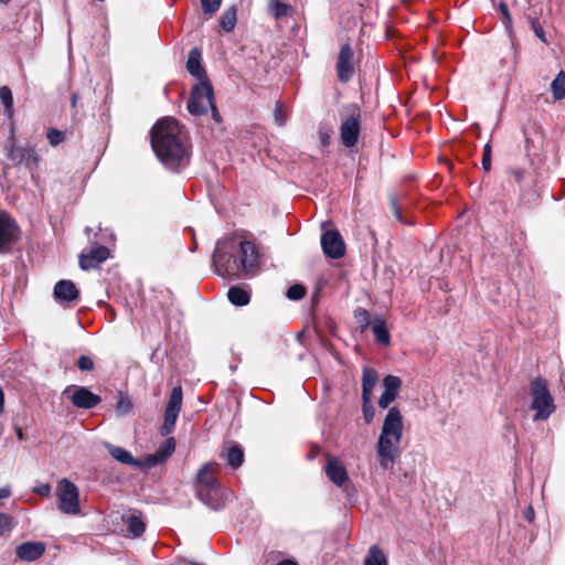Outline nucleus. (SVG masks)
Instances as JSON below:
<instances>
[{"mask_svg":"<svg viewBox=\"0 0 565 565\" xmlns=\"http://www.w3.org/2000/svg\"><path fill=\"white\" fill-rule=\"evenodd\" d=\"M151 146L158 159L170 170H179L189 161L186 138L174 118H162L153 126Z\"/></svg>","mask_w":565,"mask_h":565,"instance_id":"f257e3e1","label":"nucleus"},{"mask_svg":"<svg viewBox=\"0 0 565 565\" xmlns=\"http://www.w3.org/2000/svg\"><path fill=\"white\" fill-rule=\"evenodd\" d=\"M403 435V417L397 407H391L384 418L376 443V458L380 467L392 470L399 456Z\"/></svg>","mask_w":565,"mask_h":565,"instance_id":"f03ea898","label":"nucleus"},{"mask_svg":"<svg viewBox=\"0 0 565 565\" xmlns=\"http://www.w3.org/2000/svg\"><path fill=\"white\" fill-rule=\"evenodd\" d=\"M530 394L532 397L531 409L535 412L533 420H546L556 409L546 381L542 377L534 379L531 382Z\"/></svg>","mask_w":565,"mask_h":565,"instance_id":"7ed1b4c3","label":"nucleus"},{"mask_svg":"<svg viewBox=\"0 0 565 565\" xmlns=\"http://www.w3.org/2000/svg\"><path fill=\"white\" fill-rule=\"evenodd\" d=\"M57 509L66 515H79V489L71 480L64 478L56 486Z\"/></svg>","mask_w":565,"mask_h":565,"instance_id":"20e7f679","label":"nucleus"},{"mask_svg":"<svg viewBox=\"0 0 565 565\" xmlns=\"http://www.w3.org/2000/svg\"><path fill=\"white\" fill-rule=\"evenodd\" d=\"M213 102V89L209 82H199L193 88L188 102V110L194 116L205 114Z\"/></svg>","mask_w":565,"mask_h":565,"instance_id":"39448f33","label":"nucleus"},{"mask_svg":"<svg viewBox=\"0 0 565 565\" xmlns=\"http://www.w3.org/2000/svg\"><path fill=\"white\" fill-rule=\"evenodd\" d=\"M182 387H173L164 409L163 423L160 427V433L162 436H168L173 431L178 416L182 407Z\"/></svg>","mask_w":565,"mask_h":565,"instance_id":"423d86ee","label":"nucleus"},{"mask_svg":"<svg viewBox=\"0 0 565 565\" xmlns=\"http://www.w3.org/2000/svg\"><path fill=\"white\" fill-rule=\"evenodd\" d=\"M8 159L14 164H24L31 172L32 177L40 163V157L36 153L34 146L29 143L26 146H18L12 142L8 153Z\"/></svg>","mask_w":565,"mask_h":565,"instance_id":"0eeeda50","label":"nucleus"},{"mask_svg":"<svg viewBox=\"0 0 565 565\" xmlns=\"http://www.w3.org/2000/svg\"><path fill=\"white\" fill-rule=\"evenodd\" d=\"M63 395L77 408L90 409L102 402L97 394L84 386L70 385L63 391Z\"/></svg>","mask_w":565,"mask_h":565,"instance_id":"6e6552de","label":"nucleus"},{"mask_svg":"<svg viewBox=\"0 0 565 565\" xmlns=\"http://www.w3.org/2000/svg\"><path fill=\"white\" fill-rule=\"evenodd\" d=\"M213 264L215 270L221 276H238L239 265L233 254L225 247L217 245L213 253Z\"/></svg>","mask_w":565,"mask_h":565,"instance_id":"1a4fd4ad","label":"nucleus"},{"mask_svg":"<svg viewBox=\"0 0 565 565\" xmlns=\"http://www.w3.org/2000/svg\"><path fill=\"white\" fill-rule=\"evenodd\" d=\"M360 135V110L352 107L351 113L342 120L340 137L347 148L355 146Z\"/></svg>","mask_w":565,"mask_h":565,"instance_id":"9d476101","label":"nucleus"},{"mask_svg":"<svg viewBox=\"0 0 565 565\" xmlns=\"http://www.w3.org/2000/svg\"><path fill=\"white\" fill-rule=\"evenodd\" d=\"M241 273L253 271L259 263V254L256 246L249 241L239 243V258L237 259Z\"/></svg>","mask_w":565,"mask_h":565,"instance_id":"9b49d317","label":"nucleus"},{"mask_svg":"<svg viewBox=\"0 0 565 565\" xmlns=\"http://www.w3.org/2000/svg\"><path fill=\"white\" fill-rule=\"evenodd\" d=\"M231 492L220 483L198 494L199 499L211 509L217 511L225 507Z\"/></svg>","mask_w":565,"mask_h":565,"instance_id":"f8f14e48","label":"nucleus"},{"mask_svg":"<svg viewBox=\"0 0 565 565\" xmlns=\"http://www.w3.org/2000/svg\"><path fill=\"white\" fill-rule=\"evenodd\" d=\"M321 247L323 253L331 258H340L345 253L344 242L337 231H327L321 236Z\"/></svg>","mask_w":565,"mask_h":565,"instance_id":"ddd939ff","label":"nucleus"},{"mask_svg":"<svg viewBox=\"0 0 565 565\" xmlns=\"http://www.w3.org/2000/svg\"><path fill=\"white\" fill-rule=\"evenodd\" d=\"M324 471L329 480L334 486L341 488L349 483V475L347 468L339 458L329 456Z\"/></svg>","mask_w":565,"mask_h":565,"instance_id":"4468645a","label":"nucleus"},{"mask_svg":"<svg viewBox=\"0 0 565 565\" xmlns=\"http://www.w3.org/2000/svg\"><path fill=\"white\" fill-rule=\"evenodd\" d=\"M353 51L349 44H343L340 49L337 62V75L341 82H349L354 73Z\"/></svg>","mask_w":565,"mask_h":565,"instance_id":"2eb2a0df","label":"nucleus"},{"mask_svg":"<svg viewBox=\"0 0 565 565\" xmlns=\"http://www.w3.org/2000/svg\"><path fill=\"white\" fill-rule=\"evenodd\" d=\"M18 238V226L13 218L0 211V252Z\"/></svg>","mask_w":565,"mask_h":565,"instance_id":"dca6fc26","label":"nucleus"},{"mask_svg":"<svg viewBox=\"0 0 565 565\" xmlns=\"http://www.w3.org/2000/svg\"><path fill=\"white\" fill-rule=\"evenodd\" d=\"M383 386L384 391L379 399V406L384 409L397 397L402 381L398 376L386 375L383 379Z\"/></svg>","mask_w":565,"mask_h":565,"instance_id":"f3484780","label":"nucleus"},{"mask_svg":"<svg viewBox=\"0 0 565 565\" xmlns=\"http://www.w3.org/2000/svg\"><path fill=\"white\" fill-rule=\"evenodd\" d=\"M109 257V249L104 245H97L88 254H82L79 266L84 270L92 269Z\"/></svg>","mask_w":565,"mask_h":565,"instance_id":"a211bd4d","label":"nucleus"},{"mask_svg":"<svg viewBox=\"0 0 565 565\" xmlns=\"http://www.w3.org/2000/svg\"><path fill=\"white\" fill-rule=\"evenodd\" d=\"M217 465L207 462L199 470L196 475V494L209 490L211 487L218 484L214 473Z\"/></svg>","mask_w":565,"mask_h":565,"instance_id":"6ab92c4d","label":"nucleus"},{"mask_svg":"<svg viewBox=\"0 0 565 565\" xmlns=\"http://www.w3.org/2000/svg\"><path fill=\"white\" fill-rule=\"evenodd\" d=\"M175 450V440L173 437L168 438L153 454L145 457V463L153 467L167 460Z\"/></svg>","mask_w":565,"mask_h":565,"instance_id":"aec40b11","label":"nucleus"},{"mask_svg":"<svg viewBox=\"0 0 565 565\" xmlns=\"http://www.w3.org/2000/svg\"><path fill=\"white\" fill-rule=\"evenodd\" d=\"M45 552V544L42 542H25L15 548L17 556L26 562L40 558Z\"/></svg>","mask_w":565,"mask_h":565,"instance_id":"412c9836","label":"nucleus"},{"mask_svg":"<svg viewBox=\"0 0 565 565\" xmlns=\"http://www.w3.org/2000/svg\"><path fill=\"white\" fill-rule=\"evenodd\" d=\"M53 294L58 302H72L78 298V289L72 280L67 279L56 282Z\"/></svg>","mask_w":565,"mask_h":565,"instance_id":"4be33fe9","label":"nucleus"},{"mask_svg":"<svg viewBox=\"0 0 565 565\" xmlns=\"http://www.w3.org/2000/svg\"><path fill=\"white\" fill-rule=\"evenodd\" d=\"M201 51L196 47L192 49L188 55L186 70L199 82H209L206 73L201 66Z\"/></svg>","mask_w":565,"mask_h":565,"instance_id":"5701e85b","label":"nucleus"},{"mask_svg":"<svg viewBox=\"0 0 565 565\" xmlns=\"http://www.w3.org/2000/svg\"><path fill=\"white\" fill-rule=\"evenodd\" d=\"M122 522L127 526V530L135 537L140 536L145 530L146 525L142 520V515L138 511H131L122 515Z\"/></svg>","mask_w":565,"mask_h":565,"instance_id":"b1692460","label":"nucleus"},{"mask_svg":"<svg viewBox=\"0 0 565 565\" xmlns=\"http://www.w3.org/2000/svg\"><path fill=\"white\" fill-rule=\"evenodd\" d=\"M105 447L107 448L110 456L118 462L130 466V467H140L141 466V462L139 460L135 459L132 457V455L125 448L111 445L109 443H106Z\"/></svg>","mask_w":565,"mask_h":565,"instance_id":"393cba45","label":"nucleus"},{"mask_svg":"<svg viewBox=\"0 0 565 565\" xmlns=\"http://www.w3.org/2000/svg\"><path fill=\"white\" fill-rule=\"evenodd\" d=\"M376 383L377 372L371 367H364L362 376V399L366 403H370Z\"/></svg>","mask_w":565,"mask_h":565,"instance_id":"a878e982","label":"nucleus"},{"mask_svg":"<svg viewBox=\"0 0 565 565\" xmlns=\"http://www.w3.org/2000/svg\"><path fill=\"white\" fill-rule=\"evenodd\" d=\"M221 457H223L233 469L241 467L244 461L243 449L237 444L224 448Z\"/></svg>","mask_w":565,"mask_h":565,"instance_id":"bb28decb","label":"nucleus"},{"mask_svg":"<svg viewBox=\"0 0 565 565\" xmlns=\"http://www.w3.org/2000/svg\"><path fill=\"white\" fill-rule=\"evenodd\" d=\"M371 327L375 340L383 345H388L391 342V335L386 328L385 320L382 317L376 316L374 317Z\"/></svg>","mask_w":565,"mask_h":565,"instance_id":"cd10ccee","label":"nucleus"},{"mask_svg":"<svg viewBox=\"0 0 565 565\" xmlns=\"http://www.w3.org/2000/svg\"><path fill=\"white\" fill-rule=\"evenodd\" d=\"M364 565H387L386 556L377 545H372L369 548Z\"/></svg>","mask_w":565,"mask_h":565,"instance_id":"c85d7f7f","label":"nucleus"},{"mask_svg":"<svg viewBox=\"0 0 565 565\" xmlns=\"http://www.w3.org/2000/svg\"><path fill=\"white\" fill-rule=\"evenodd\" d=\"M227 297L235 306H246L249 302V294L239 287H231Z\"/></svg>","mask_w":565,"mask_h":565,"instance_id":"c756f323","label":"nucleus"},{"mask_svg":"<svg viewBox=\"0 0 565 565\" xmlns=\"http://www.w3.org/2000/svg\"><path fill=\"white\" fill-rule=\"evenodd\" d=\"M268 12L275 19H280L282 17L288 15L291 7L280 0H268Z\"/></svg>","mask_w":565,"mask_h":565,"instance_id":"7c9ffc66","label":"nucleus"},{"mask_svg":"<svg viewBox=\"0 0 565 565\" xmlns=\"http://www.w3.org/2000/svg\"><path fill=\"white\" fill-rule=\"evenodd\" d=\"M237 14L236 8L231 7L220 18V25L225 32H231L236 25Z\"/></svg>","mask_w":565,"mask_h":565,"instance_id":"2f4dec72","label":"nucleus"},{"mask_svg":"<svg viewBox=\"0 0 565 565\" xmlns=\"http://www.w3.org/2000/svg\"><path fill=\"white\" fill-rule=\"evenodd\" d=\"M552 93L555 100H561L565 97V74L559 72L551 84Z\"/></svg>","mask_w":565,"mask_h":565,"instance_id":"473e14b6","label":"nucleus"},{"mask_svg":"<svg viewBox=\"0 0 565 565\" xmlns=\"http://www.w3.org/2000/svg\"><path fill=\"white\" fill-rule=\"evenodd\" d=\"M0 100L4 106L6 114L9 117H12L13 115V96L12 92L8 86H2L0 88Z\"/></svg>","mask_w":565,"mask_h":565,"instance_id":"72a5a7b5","label":"nucleus"},{"mask_svg":"<svg viewBox=\"0 0 565 565\" xmlns=\"http://www.w3.org/2000/svg\"><path fill=\"white\" fill-rule=\"evenodd\" d=\"M500 65L507 72V75L511 76L516 65L515 53L513 51H510L505 56H503L500 60Z\"/></svg>","mask_w":565,"mask_h":565,"instance_id":"f704fd0d","label":"nucleus"},{"mask_svg":"<svg viewBox=\"0 0 565 565\" xmlns=\"http://www.w3.org/2000/svg\"><path fill=\"white\" fill-rule=\"evenodd\" d=\"M13 518L7 513H0V537L10 533L13 529Z\"/></svg>","mask_w":565,"mask_h":565,"instance_id":"c9c22d12","label":"nucleus"},{"mask_svg":"<svg viewBox=\"0 0 565 565\" xmlns=\"http://www.w3.org/2000/svg\"><path fill=\"white\" fill-rule=\"evenodd\" d=\"M354 318L356 322L360 324L362 330H365L370 324V315L366 309L358 308L354 311Z\"/></svg>","mask_w":565,"mask_h":565,"instance_id":"e433bc0d","label":"nucleus"},{"mask_svg":"<svg viewBox=\"0 0 565 565\" xmlns=\"http://www.w3.org/2000/svg\"><path fill=\"white\" fill-rule=\"evenodd\" d=\"M132 409L131 401L124 395H120L116 403V411L122 415L129 414Z\"/></svg>","mask_w":565,"mask_h":565,"instance_id":"4c0bfd02","label":"nucleus"},{"mask_svg":"<svg viewBox=\"0 0 565 565\" xmlns=\"http://www.w3.org/2000/svg\"><path fill=\"white\" fill-rule=\"evenodd\" d=\"M306 295V288L302 285H294L288 288L286 296L290 300H299Z\"/></svg>","mask_w":565,"mask_h":565,"instance_id":"58836bf2","label":"nucleus"},{"mask_svg":"<svg viewBox=\"0 0 565 565\" xmlns=\"http://www.w3.org/2000/svg\"><path fill=\"white\" fill-rule=\"evenodd\" d=\"M221 2L222 0H201L202 10L204 13L212 15L218 10Z\"/></svg>","mask_w":565,"mask_h":565,"instance_id":"ea45409f","label":"nucleus"},{"mask_svg":"<svg viewBox=\"0 0 565 565\" xmlns=\"http://www.w3.org/2000/svg\"><path fill=\"white\" fill-rule=\"evenodd\" d=\"M46 136L50 141V145L53 147H56L65 139L64 132L56 129H50Z\"/></svg>","mask_w":565,"mask_h":565,"instance_id":"a19ab883","label":"nucleus"},{"mask_svg":"<svg viewBox=\"0 0 565 565\" xmlns=\"http://www.w3.org/2000/svg\"><path fill=\"white\" fill-rule=\"evenodd\" d=\"M481 164L486 172L490 171V169H491V146L489 142L486 143V146L483 148Z\"/></svg>","mask_w":565,"mask_h":565,"instance_id":"79ce46f5","label":"nucleus"},{"mask_svg":"<svg viewBox=\"0 0 565 565\" xmlns=\"http://www.w3.org/2000/svg\"><path fill=\"white\" fill-rule=\"evenodd\" d=\"M81 371H92L94 369V361L87 355H81L76 363Z\"/></svg>","mask_w":565,"mask_h":565,"instance_id":"37998d69","label":"nucleus"},{"mask_svg":"<svg viewBox=\"0 0 565 565\" xmlns=\"http://www.w3.org/2000/svg\"><path fill=\"white\" fill-rule=\"evenodd\" d=\"M499 10L503 17L505 29L510 31L512 28V18L509 12L508 6L504 2H500Z\"/></svg>","mask_w":565,"mask_h":565,"instance_id":"c03bdc74","label":"nucleus"},{"mask_svg":"<svg viewBox=\"0 0 565 565\" xmlns=\"http://www.w3.org/2000/svg\"><path fill=\"white\" fill-rule=\"evenodd\" d=\"M274 119L278 126H284L286 122V114L280 103H276L274 110Z\"/></svg>","mask_w":565,"mask_h":565,"instance_id":"a18cd8bd","label":"nucleus"},{"mask_svg":"<svg viewBox=\"0 0 565 565\" xmlns=\"http://www.w3.org/2000/svg\"><path fill=\"white\" fill-rule=\"evenodd\" d=\"M363 416L367 424H370L373 420L374 408H373L371 402L366 403L365 401H363Z\"/></svg>","mask_w":565,"mask_h":565,"instance_id":"49530a36","label":"nucleus"},{"mask_svg":"<svg viewBox=\"0 0 565 565\" xmlns=\"http://www.w3.org/2000/svg\"><path fill=\"white\" fill-rule=\"evenodd\" d=\"M532 29L535 33V35L544 43H546V38L543 28L541 26L540 22L537 20L531 21Z\"/></svg>","mask_w":565,"mask_h":565,"instance_id":"de8ad7c7","label":"nucleus"},{"mask_svg":"<svg viewBox=\"0 0 565 565\" xmlns=\"http://www.w3.org/2000/svg\"><path fill=\"white\" fill-rule=\"evenodd\" d=\"M33 492L42 497H47L51 493V486L49 483H42L33 488Z\"/></svg>","mask_w":565,"mask_h":565,"instance_id":"09e8293b","label":"nucleus"},{"mask_svg":"<svg viewBox=\"0 0 565 565\" xmlns=\"http://www.w3.org/2000/svg\"><path fill=\"white\" fill-rule=\"evenodd\" d=\"M10 495H11V487L10 486H4V487L0 488V500L7 499Z\"/></svg>","mask_w":565,"mask_h":565,"instance_id":"8fccbe9b","label":"nucleus"},{"mask_svg":"<svg viewBox=\"0 0 565 565\" xmlns=\"http://www.w3.org/2000/svg\"><path fill=\"white\" fill-rule=\"evenodd\" d=\"M209 109L212 110V117L215 121L220 122L221 121V115L218 113V110L216 109L214 103L212 102V107H210Z\"/></svg>","mask_w":565,"mask_h":565,"instance_id":"3c124183","label":"nucleus"},{"mask_svg":"<svg viewBox=\"0 0 565 565\" xmlns=\"http://www.w3.org/2000/svg\"><path fill=\"white\" fill-rule=\"evenodd\" d=\"M525 519L529 521V522H532L534 520V510L532 507H529L525 512Z\"/></svg>","mask_w":565,"mask_h":565,"instance_id":"603ef678","label":"nucleus"},{"mask_svg":"<svg viewBox=\"0 0 565 565\" xmlns=\"http://www.w3.org/2000/svg\"><path fill=\"white\" fill-rule=\"evenodd\" d=\"M320 138H321V142H322L323 146L329 145V135L328 134L321 132L320 134Z\"/></svg>","mask_w":565,"mask_h":565,"instance_id":"864d4df0","label":"nucleus"},{"mask_svg":"<svg viewBox=\"0 0 565 565\" xmlns=\"http://www.w3.org/2000/svg\"><path fill=\"white\" fill-rule=\"evenodd\" d=\"M392 205H393V211H394L395 216H396L398 220H402V218H401L399 211L397 210L396 204H395V202H394V201H392Z\"/></svg>","mask_w":565,"mask_h":565,"instance_id":"5fc2aeb1","label":"nucleus"},{"mask_svg":"<svg viewBox=\"0 0 565 565\" xmlns=\"http://www.w3.org/2000/svg\"><path fill=\"white\" fill-rule=\"evenodd\" d=\"M277 565H297V563H295L290 559H286V561L278 563Z\"/></svg>","mask_w":565,"mask_h":565,"instance_id":"6e6d98bb","label":"nucleus"},{"mask_svg":"<svg viewBox=\"0 0 565 565\" xmlns=\"http://www.w3.org/2000/svg\"><path fill=\"white\" fill-rule=\"evenodd\" d=\"M17 436H18V438H19L20 440H22V439H23V431H22V429H21L20 427H18V428H17Z\"/></svg>","mask_w":565,"mask_h":565,"instance_id":"4d7b16f0","label":"nucleus"},{"mask_svg":"<svg viewBox=\"0 0 565 565\" xmlns=\"http://www.w3.org/2000/svg\"><path fill=\"white\" fill-rule=\"evenodd\" d=\"M10 1L11 0H0V3L7 6Z\"/></svg>","mask_w":565,"mask_h":565,"instance_id":"13d9d810","label":"nucleus"},{"mask_svg":"<svg viewBox=\"0 0 565 565\" xmlns=\"http://www.w3.org/2000/svg\"><path fill=\"white\" fill-rule=\"evenodd\" d=\"M72 104H73V106L76 104V95H73V97H72Z\"/></svg>","mask_w":565,"mask_h":565,"instance_id":"bf43d9fd","label":"nucleus"},{"mask_svg":"<svg viewBox=\"0 0 565 565\" xmlns=\"http://www.w3.org/2000/svg\"><path fill=\"white\" fill-rule=\"evenodd\" d=\"M90 231H92V230H90L89 227H86V228H85V232H86L87 234H89V233H90Z\"/></svg>","mask_w":565,"mask_h":565,"instance_id":"052dcab7","label":"nucleus"}]
</instances>
